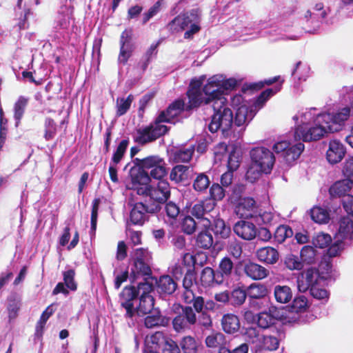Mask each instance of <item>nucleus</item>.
Segmentation results:
<instances>
[{"label":"nucleus","instance_id":"10","mask_svg":"<svg viewBox=\"0 0 353 353\" xmlns=\"http://www.w3.org/2000/svg\"><path fill=\"white\" fill-rule=\"evenodd\" d=\"M199 17L195 12L192 11L190 13L177 16L168 26L171 30L175 32H179L186 28H190L184 34L185 39H190L194 34L199 31Z\"/></svg>","mask_w":353,"mask_h":353},{"label":"nucleus","instance_id":"14","mask_svg":"<svg viewBox=\"0 0 353 353\" xmlns=\"http://www.w3.org/2000/svg\"><path fill=\"white\" fill-rule=\"evenodd\" d=\"M214 155L219 161L225 157L227 166L231 171L236 170L240 165L241 152L240 149L234 145L228 146L224 143L218 144L214 148Z\"/></svg>","mask_w":353,"mask_h":353},{"label":"nucleus","instance_id":"59","mask_svg":"<svg viewBox=\"0 0 353 353\" xmlns=\"http://www.w3.org/2000/svg\"><path fill=\"white\" fill-rule=\"evenodd\" d=\"M196 225L197 223L194 219L190 216H187L183 220L181 228L187 234H192L195 232Z\"/></svg>","mask_w":353,"mask_h":353},{"label":"nucleus","instance_id":"16","mask_svg":"<svg viewBox=\"0 0 353 353\" xmlns=\"http://www.w3.org/2000/svg\"><path fill=\"white\" fill-rule=\"evenodd\" d=\"M326 279L327 276H322ZM321 276L315 268H309L301 272L297 278V288L299 291L305 292L312 287L316 286Z\"/></svg>","mask_w":353,"mask_h":353},{"label":"nucleus","instance_id":"34","mask_svg":"<svg viewBox=\"0 0 353 353\" xmlns=\"http://www.w3.org/2000/svg\"><path fill=\"white\" fill-rule=\"evenodd\" d=\"M152 212V210L142 202L134 205V225H143L146 219V214Z\"/></svg>","mask_w":353,"mask_h":353},{"label":"nucleus","instance_id":"43","mask_svg":"<svg viewBox=\"0 0 353 353\" xmlns=\"http://www.w3.org/2000/svg\"><path fill=\"white\" fill-rule=\"evenodd\" d=\"M194 151V146H190L188 148L176 150L172 154V159L176 163L188 162L192 157Z\"/></svg>","mask_w":353,"mask_h":353},{"label":"nucleus","instance_id":"2","mask_svg":"<svg viewBox=\"0 0 353 353\" xmlns=\"http://www.w3.org/2000/svg\"><path fill=\"white\" fill-rule=\"evenodd\" d=\"M184 108V103L177 100L172 103L165 111H163L150 126L139 128L137 130L135 141L141 144L154 141L167 132L169 128L164 123H175L179 121L177 117Z\"/></svg>","mask_w":353,"mask_h":353},{"label":"nucleus","instance_id":"6","mask_svg":"<svg viewBox=\"0 0 353 353\" xmlns=\"http://www.w3.org/2000/svg\"><path fill=\"white\" fill-rule=\"evenodd\" d=\"M320 116H322V114L317 112L315 108L305 109L298 112L293 117L296 124L295 138L302 139L303 141L319 140L320 139H310L307 135L310 136L312 132V128L323 125V122L319 120Z\"/></svg>","mask_w":353,"mask_h":353},{"label":"nucleus","instance_id":"32","mask_svg":"<svg viewBox=\"0 0 353 353\" xmlns=\"http://www.w3.org/2000/svg\"><path fill=\"white\" fill-rule=\"evenodd\" d=\"M256 256L260 261L268 264H274L279 259L277 250L272 247H265L259 249L256 252Z\"/></svg>","mask_w":353,"mask_h":353},{"label":"nucleus","instance_id":"5","mask_svg":"<svg viewBox=\"0 0 353 353\" xmlns=\"http://www.w3.org/2000/svg\"><path fill=\"white\" fill-rule=\"evenodd\" d=\"M150 177L148 172L141 171L134 176V191L139 195L149 194L150 198L158 202H164L170 196V188L165 180H160L156 187L151 188L149 185Z\"/></svg>","mask_w":353,"mask_h":353},{"label":"nucleus","instance_id":"45","mask_svg":"<svg viewBox=\"0 0 353 353\" xmlns=\"http://www.w3.org/2000/svg\"><path fill=\"white\" fill-rule=\"evenodd\" d=\"M300 258L303 264L314 263L316 259V250L312 246H304L301 250Z\"/></svg>","mask_w":353,"mask_h":353},{"label":"nucleus","instance_id":"17","mask_svg":"<svg viewBox=\"0 0 353 353\" xmlns=\"http://www.w3.org/2000/svg\"><path fill=\"white\" fill-rule=\"evenodd\" d=\"M346 150L344 145L339 140L332 139L329 142L326 152V159L331 164H336L342 161Z\"/></svg>","mask_w":353,"mask_h":353},{"label":"nucleus","instance_id":"56","mask_svg":"<svg viewBox=\"0 0 353 353\" xmlns=\"http://www.w3.org/2000/svg\"><path fill=\"white\" fill-rule=\"evenodd\" d=\"M132 95L130 94L128 97L125 99L123 98L118 99L117 101V115L122 116L127 110L130 108V104L132 102Z\"/></svg>","mask_w":353,"mask_h":353},{"label":"nucleus","instance_id":"60","mask_svg":"<svg viewBox=\"0 0 353 353\" xmlns=\"http://www.w3.org/2000/svg\"><path fill=\"white\" fill-rule=\"evenodd\" d=\"M314 10L316 13H312L310 10H307L305 14V17L308 19L309 18H321L324 19L327 16V12L324 10V6L322 3H317Z\"/></svg>","mask_w":353,"mask_h":353},{"label":"nucleus","instance_id":"8","mask_svg":"<svg viewBox=\"0 0 353 353\" xmlns=\"http://www.w3.org/2000/svg\"><path fill=\"white\" fill-rule=\"evenodd\" d=\"M137 288H134V299L139 296V303L137 307L139 314H146L151 312L154 307V301L150 294L153 290V285L151 279H143L137 281Z\"/></svg>","mask_w":353,"mask_h":353},{"label":"nucleus","instance_id":"51","mask_svg":"<svg viewBox=\"0 0 353 353\" xmlns=\"http://www.w3.org/2000/svg\"><path fill=\"white\" fill-rule=\"evenodd\" d=\"M44 139L46 141H50L54 139L57 134V124L50 117L46 118L44 123Z\"/></svg>","mask_w":353,"mask_h":353},{"label":"nucleus","instance_id":"21","mask_svg":"<svg viewBox=\"0 0 353 353\" xmlns=\"http://www.w3.org/2000/svg\"><path fill=\"white\" fill-rule=\"evenodd\" d=\"M335 238L337 241L353 239V217L345 216L341 219Z\"/></svg>","mask_w":353,"mask_h":353},{"label":"nucleus","instance_id":"20","mask_svg":"<svg viewBox=\"0 0 353 353\" xmlns=\"http://www.w3.org/2000/svg\"><path fill=\"white\" fill-rule=\"evenodd\" d=\"M255 201L251 197L241 198L236 205L235 212L241 218L252 217L256 212Z\"/></svg>","mask_w":353,"mask_h":353},{"label":"nucleus","instance_id":"48","mask_svg":"<svg viewBox=\"0 0 353 353\" xmlns=\"http://www.w3.org/2000/svg\"><path fill=\"white\" fill-rule=\"evenodd\" d=\"M180 345L184 353H197L198 344L192 336L183 337L180 342Z\"/></svg>","mask_w":353,"mask_h":353},{"label":"nucleus","instance_id":"36","mask_svg":"<svg viewBox=\"0 0 353 353\" xmlns=\"http://www.w3.org/2000/svg\"><path fill=\"white\" fill-rule=\"evenodd\" d=\"M279 341L276 337L264 335L261 336L259 339V342L256 344V347L260 350L273 351L279 347Z\"/></svg>","mask_w":353,"mask_h":353},{"label":"nucleus","instance_id":"58","mask_svg":"<svg viewBox=\"0 0 353 353\" xmlns=\"http://www.w3.org/2000/svg\"><path fill=\"white\" fill-rule=\"evenodd\" d=\"M180 314L184 318L185 321L187 323L189 327L196 323V316L190 306H185L182 307V311Z\"/></svg>","mask_w":353,"mask_h":353},{"label":"nucleus","instance_id":"50","mask_svg":"<svg viewBox=\"0 0 353 353\" xmlns=\"http://www.w3.org/2000/svg\"><path fill=\"white\" fill-rule=\"evenodd\" d=\"M213 243L211 233L207 230L201 232L196 237V244L203 248H210Z\"/></svg>","mask_w":353,"mask_h":353},{"label":"nucleus","instance_id":"54","mask_svg":"<svg viewBox=\"0 0 353 353\" xmlns=\"http://www.w3.org/2000/svg\"><path fill=\"white\" fill-rule=\"evenodd\" d=\"M307 307L308 301L307 298L303 295H301L294 299L291 309L292 312L298 313L305 311Z\"/></svg>","mask_w":353,"mask_h":353},{"label":"nucleus","instance_id":"23","mask_svg":"<svg viewBox=\"0 0 353 353\" xmlns=\"http://www.w3.org/2000/svg\"><path fill=\"white\" fill-rule=\"evenodd\" d=\"M160 7L161 3L157 1L147 12L143 13L141 17H138L142 11V8L138 6H134V21L141 25L146 23L160 11Z\"/></svg>","mask_w":353,"mask_h":353},{"label":"nucleus","instance_id":"25","mask_svg":"<svg viewBox=\"0 0 353 353\" xmlns=\"http://www.w3.org/2000/svg\"><path fill=\"white\" fill-rule=\"evenodd\" d=\"M200 282L203 286L210 287L214 283H223V279L219 276V274H215L212 268L206 267L201 272Z\"/></svg>","mask_w":353,"mask_h":353},{"label":"nucleus","instance_id":"11","mask_svg":"<svg viewBox=\"0 0 353 353\" xmlns=\"http://www.w3.org/2000/svg\"><path fill=\"white\" fill-rule=\"evenodd\" d=\"M134 164L139 167L136 176L144 170H150V175L154 179H161L167 174L166 163L163 159L159 156H150L143 159H134Z\"/></svg>","mask_w":353,"mask_h":353},{"label":"nucleus","instance_id":"13","mask_svg":"<svg viewBox=\"0 0 353 353\" xmlns=\"http://www.w3.org/2000/svg\"><path fill=\"white\" fill-rule=\"evenodd\" d=\"M151 256L147 249L137 248L134 252V282L138 279H152L150 261Z\"/></svg>","mask_w":353,"mask_h":353},{"label":"nucleus","instance_id":"61","mask_svg":"<svg viewBox=\"0 0 353 353\" xmlns=\"http://www.w3.org/2000/svg\"><path fill=\"white\" fill-rule=\"evenodd\" d=\"M210 198L209 199L215 202V201H221L225 196V191L223 188L218 183H214L210 189Z\"/></svg>","mask_w":353,"mask_h":353},{"label":"nucleus","instance_id":"41","mask_svg":"<svg viewBox=\"0 0 353 353\" xmlns=\"http://www.w3.org/2000/svg\"><path fill=\"white\" fill-rule=\"evenodd\" d=\"M310 216L314 222L320 224L326 223L330 219L327 210L319 206L314 207L310 210Z\"/></svg>","mask_w":353,"mask_h":353},{"label":"nucleus","instance_id":"15","mask_svg":"<svg viewBox=\"0 0 353 353\" xmlns=\"http://www.w3.org/2000/svg\"><path fill=\"white\" fill-rule=\"evenodd\" d=\"M304 148V145L302 143L290 145L289 142L281 141L274 143L272 149L275 153L280 154L286 163H290L300 157Z\"/></svg>","mask_w":353,"mask_h":353},{"label":"nucleus","instance_id":"52","mask_svg":"<svg viewBox=\"0 0 353 353\" xmlns=\"http://www.w3.org/2000/svg\"><path fill=\"white\" fill-rule=\"evenodd\" d=\"M249 305L251 308L259 310L263 309H269L272 307L271 303L268 296H264L261 299H253L249 300Z\"/></svg>","mask_w":353,"mask_h":353},{"label":"nucleus","instance_id":"46","mask_svg":"<svg viewBox=\"0 0 353 353\" xmlns=\"http://www.w3.org/2000/svg\"><path fill=\"white\" fill-rule=\"evenodd\" d=\"M212 230L216 235L223 239L228 237L230 234V228L221 219L214 220Z\"/></svg>","mask_w":353,"mask_h":353},{"label":"nucleus","instance_id":"44","mask_svg":"<svg viewBox=\"0 0 353 353\" xmlns=\"http://www.w3.org/2000/svg\"><path fill=\"white\" fill-rule=\"evenodd\" d=\"M210 184V181L208 176L204 173H200L193 181V188L198 192H203L208 188Z\"/></svg>","mask_w":353,"mask_h":353},{"label":"nucleus","instance_id":"18","mask_svg":"<svg viewBox=\"0 0 353 353\" xmlns=\"http://www.w3.org/2000/svg\"><path fill=\"white\" fill-rule=\"evenodd\" d=\"M169 337L165 332L157 331L146 336L145 344L147 349L152 353H159Z\"/></svg>","mask_w":353,"mask_h":353},{"label":"nucleus","instance_id":"64","mask_svg":"<svg viewBox=\"0 0 353 353\" xmlns=\"http://www.w3.org/2000/svg\"><path fill=\"white\" fill-rule=\"evenodd\" d=\"M172 326L176 332H181L190 328L184 318L180 314L172 320Z\"/></svg>","mask_w":353,"mask_h":353},{"label":"nucleus","instance_id":"33","mask_svg":"<svg viewBox=\"0 0 353 353\" xmlns=\"http://www.w3.org/2000/svg\"><path fill=\"white\" fill-rule=\"evenodd\" d=\"M223 330L228 334L237 332L240 327L239 318L232 314H225L221 320Z\"/></svg>","mask_w":353,"mask_h":353},{"label":"nucleus","instance_id":"29","mask_svg":"<svg viewBox=\"0 0 353 353\" xmlns=\"http://www.w3.org/2000/svg\"><path fill=\"white\" fill-rule=\"evenodd\" d=\"M353 183L345 179L336 181L330 188V194L332 197L346 196V194L351 190Z\"/></svg>","mask_w":353,"mask_h":353},{"label":"nucleus","instance_id":"9","mask_svg":"<svg viewBox=\"0 0 353 353\" xmlns=\"http://www.w3.org/2000/svg\"><path fill=\"white\" fill-rule=\"evenodd\" d=\"M214 114L209 124V130L212 132L221 131L223 136H228L233 123V114L231 110L226 106V103L220 108L212 106Z\"/></svg>","mask_w":353,"mask_h":353},{"label":"nucleus","instance_id":"57","mask_svg":"<svg viewBox=\"0 0 353 353\" xmlns=\"http://www.w3.org/2000/svg\"><path fill=\"white\" fill-rule=\"evenodd\" d=\"M247 296L246 290L236 288L232 292L231 301L234 305H241L245 302Z\"/></svg>","mask_w":353,"mask_h":353},{"label":"nucleus","instance_id":"19","mask_svg":"<svg viewBox=\"0 0 353 353\" xmlns=\"http://www.w3.org/2000/svg\"><path fill=\"white\" fill-rule=\"evenodd\" d=\"M234 233L240 238L250 241L256 236L257 230L255 225L248 221H239L234 227Z\"/></svg>","mask_w":353,"mask_h":353},{"label":"nucleus","instance_id":"38","mask_svg":"<svg viewBox=\"0 0 353 353\" xmlns=\"http://www.w3.org/2000/svg\"><path fill=\"white\" fill-rule=\"evenodd\" d=\"M268 311L260 312L257 315V324L263 329L269 327L274 323V317L272 312L275 310L274 307L268 309Z\"/></svg>","mask_w":353,"mask_h":353},{"label":"nucleus","instance_id":"31","mask_svg":"<svg viewBox=\"0 0 353 353\" xmlns=\"http://www.w3.org/2000/svg\"><path fill=\"white\" fill-rule=\"evenodd\" d=\"M216 205V203L210 199H205L194 205L191 210V214L197 219L202 218L205 214L212 212Z\"/></svg>","mask_w":353,"mask_h":353},{"label":"nucleus","instance_id":"22","mask_svg":"<svg viewBox=\"0 0 353 353\" xmlns=\"http://www.w3.org/2000/svg\"><path fill=\"white\" fill-rule=\"evenodd\" d=\"M132 274L131 269L130 276ZM130 277V284L125 286L119 294L121 305L125 309L128 317L132 318V280Z\"/></svg>","mask_w":353,"mask_h":353},{"label":"nucleus","instance_id":"27","mask_svg":"<svg viewBox=\"0 0 353 353\" xmlns=\"http://www.w3.org/2000/svg\"><path fill=\"white\" fill-rule=\"evenodd\" d=\"M30 99L25 96H19L15 101L13 107L14 119L15 121V126L18 127L21 121L25 114L26 109L28 105Z\"/></svg>","mask_w":353,"mask_h":353},{"label":"nucleus","instance_id":"26","mask_svg":"<svg viewBox=\"0 0 353 353\" xmlns=\"http://www.w3.org/2000/svg\"><path fill=\"white\" fill-rule=\"evenodd\" d=\"M170 319L162 315L159 312L147 316L144 319V325L147 328L155 327H166L169 325Z\"/></svg>","mask_w":353,"mask_h":353},{"label":"nucleus","instance_id":"3","mask_svg":"<svg viewBox=\"0 0 353 353\" xmlns=\"http://www.w3.org/2000/svg\"><path fill=\"white\" fill-rule=\"evenodd\" d=\"M251 163L246 172V178L251 183L259 179L261 175L270 173L275 157L273 153L264 147H257L250 151Z\"/></svg>","mask_w":353,"mask_h":353},{"label":"nucleus","instance_id":"62","mask_svg":"<svg viewBox=\"0 0 353 353\" xmlns=\"http://www.w3.org/2000/svg\"><path fill=\"white\" fill-rule=\"evenodd\" d=\"M75 272L74 270L70 269L63 272V281L66 288L70 290H77V284L74 281Z\"/></svg>","mask_w":353,"mask_h":353},{"label":"nucleus","instance_id":"53","mask_svg":"<svg viewBox=\"0 0 353 353\" xmlns=\"http://www.w3.org/2000/svg\"><path fill=\"white\" fill-rule=\"evenodd\" d=\"M292 235V229L284 225L279 226L274 232V238L279 243L283 242L287 238L291 237Z\"/></svg>","mask_w":353,"mask_h":353},{"label":"nucleus","instance_id":"39","mask_svg":"<svg viewBox=\"0 0 353 353\" xmlns=\"http://www.w3.org/2000/svg\"><path fill=\"white\" fill-rule=\"evenodd\" d=\"M205 344L208 347L216 348L225 345L226 340L223 334L213 332L205 339Z\"/></svg>","mask_w":353,"mask_h":353},{"label":"nucleus","instance_id":"35","mask_svg":"<svg viewBox=\"0 0 353 353\" xmlns=\"http://www.w3.org/2000/svg\"><path fill=\"white\" fill-rule=\"evenodd\" d=\"M246 292L249 300L267 296L268 293V290L265 285L256 283L248 286Z\"/></svg>","mask_w":353,"mask_h":353},{"label":"nucleus","instance_id":"24","mask_svg":"<svg viewBox=\"0 0 353 353\" xmlns=\"http://www.w3.org/2000/svg\"><path fill=\"white\" fill-rule=\"evenodd\" d=\"M176 288V283L169 275L161 276L157 281V289L160 294H172L175 292Z\"/></svg>","mask_w":353,"mask_h":353},{"label":"nucleus","instance_id":"1","mask_svg":"<svg viewBox=\"0 0 353 353\" xmlns=\"http://www.w3.org/2000/svg\"><path fill=\"white\" fill-rule=\"evenodd\" d=\"M205 79V76H201L190 83V89L188 91L190 108L198 107L203 103L216 108H220L227 102L224 97L225 92L234 89L237 85V81L234 78L227 79L224 75L218 74L208 79L201 92L200 87Z\"/></svg>","mask_w":353,"mask_h":353},{"label":"nucleus","instance_id":"40","mask_svg":"<svg viewBox=\"0 0 353 353\" xmlns=\"http://www.w3.org/2000/svg\"><path fill=\"white\" fill-rule=\"evenodd\" d=\"M101 202V201L100 198H95L92 203L90 231L91 237L95 235L97 225L98 212Z\"/></svg>","mask_w":353,"mask_h":353},{"label":"nucleus","instance_id":"47","mask_svg":"<svg viewBox=\"0 0 353 353\" xmlns=\"http://www.w3.org/2000/svg\"><path fill=\"white\" fill-rule=\"evenodd\" d=\"M233 270V263L231 259L228 257H224L221 259L219 265V272L217 274L224 281V277L229 276Z\"/></svg>","mask_w":353,"mask_h":353},{"label":"nucleus","instance_id":"7","mask_svg":"<svg viewBox=\"0 0 353 353\" xmlns=\"http://www.w3.org/2000/svg\"><path fill=\"white\" fill-rule=\"evenodd\" d=\"M281 86H276L274 89H267L259 97L255 103H243L238 107L236 112L235 123L241 126L249 123L254 117L256 111L260 109L264 103L272 95L279 92Z\"/></svg>","mask_w":353,"mask_h":353},{"label":"nucleus","instance_id":"37","mask_svg":"<svg viewBox=\"0 0 353 353\" xmlns=\"http://www.w3.org/2000/svg\"><path fill=\"white\" fill-rule=\"evenodd\" d=\"M274 294L276 301L281 303L289 302L292 297V290L287 285H276Z\"/></svg>","mask_w":353,"mask_h":353},{"label":"nucleus","instance_id":"4","mask_svg":"<svg viewBox=\"0 0 353 353\" xmlns=\"http://www.w3.org/2000/svg\"><path fill=\"white\" fill-rule=\"evenodd\" d=\"M350 108L344 107L333 113H322L319 117V121L323 122V125L312 128L310 139H321L328 133H333L340 131L345 122L350 116Z\"/></svg>","mask_w":353,"mask_h":353},{"label":"nucleus","instance_id":"28","mask_svg":"<svg viewBox=\"0 0 353 353\" xmlns=\"http://www.w3.org/2000/svg\"><path fill=\"white\" fill-rule=\"evenodd\" d=\"M192 170L190 167L183 165L174 166L171 170L170 179L171 181L179 183L188 181L190 177Z\"/></svg>","mask_w":353,"mask_h":353},{"label":"nucleus","instance_id":"12","mask_svg":"<svg viewBox=\"0 0 353 353\" xmlns=\"http://www.w3.org/2000/svg\"><path fill=\"white\" fill-rule=\"evenodd\" d=\"M132 55V30L126 29L120 37V52L118 57L119 73L128 74L130 72L128 60Z\"/></svg>","mask_w":353,"mask_h":353},{"label":"nucleus","instance_id":"30","mask_svg":"<svg viewBox=\"0 0 353 353\" xmlns=\"http://www.w3.org/2000/svg\"><path fill=\"white\" fill-rule=\"evenodd\" d=\"M244 271L249 277L254 280L263 279L268 274V271L264 267L252 262L245 265Z\"/></svg>","mask_w":353,"mask_h":353},{"label":"nucleus","instance_id":"42","mask_svg":"<svg viewBox=\"0 0 353 353\" xmlns=\"http://www.w3.org/2000/svg\"><path fill=\"white\" fill-rule=\"evenodd\" d=\"M283 263L290 270H301L304 266L301 258L292 254H287L283 259Z\"/></svg>","mask_w":353,"mask_h":353},{"label":"nucleus","instance_id":"63","mask_svg":"<svg viewBox=\"0 0 353 353\" xmlns=\"http://www.w3.org/2000/svg\"><path fill=\"white\" fill-rule=\"evenodd\" d=\"M331 236L325 233H319L313 239V244L316 247L323 248L327 247L331 242Z\"/></svg>","mask_w":353,"mask_h":353},{"label":"nucleus","instance_id":"49","mask_svg":"<svg viewBox=\"0 0 353 353\" xmlns=\"http://www.w3.org/2000/svg\"><path fill=\"white\" fill-rule=\"evenodd\" d=\"M128 144L129 141L127 139H123L119 143L112 157V162L114 164L117 165L121 161L126 152Z\"/></svg>","mask_w":353,"mask_h":353},{"label":"nucleus","instance_id":"55","mask_svg":"<svg viewBox=\"0 0 353 353\" xmlns=\"http://www.w3.org/2000/svg\"><path fill=\"white\" fill-rule=\"evenodd\" d=\"M20 305V301L16 298L15 296L12 295L8 298V311L10 319L16 318L18 314Z\"/></svg>","mask_w":353,"mask_h":353}]
</instances>
